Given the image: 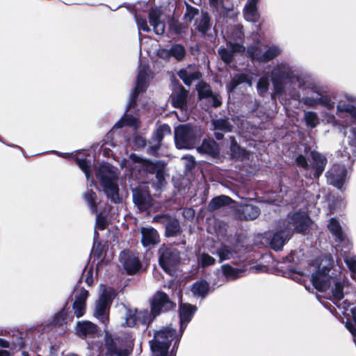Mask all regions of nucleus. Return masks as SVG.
I'll use <instances>...</instances> for the list:
<instances>
[{
	"label": "nucleus",
	"instance_id": "46",
	"mask_svg": "<svg viewBox=\"0 0 356 356\" xmlns=\"http://www.w3.org/2000/svg\"><path fill=\"white\" fill-rule=\"evenodd\" d=\"M196 89L200 99H207L213 94L211 86L203 81H200L197 84Z\"/></svg>",
	"mask_w": 356,
	"mask_h": 356
},
{
	"label": "nucleus",
	"instance_id": "11",
	"mask_svg": "<svg viewBox=\"0 0 356 356\" xmlns=\"http://www.w3.org/2000/svg\"><path fill=\"white\" fill-rule=\"evenodd\" d=\"M149 78L150 76L149 67L145 65H140L137 79L136 81V85L129 95V102L127 106V111L132 107H134L136 103L138 95L140 92H144L146 91L148 87Z\"/></svg>",
	"mask_w": 356,
	"mask_h": 356
},
{
	"label": "nucleus",
	"instance_id": "18",
	"mask_svg": "<svg viewBox=\"0 0 356 356\" xmlns=\"http://www.w3.org/2000/svg\"><path fill=\"white\" fill-rule=\"evenodd\" d=\"M173 302L170 300L168 295L162 291L156 292L151 301V309L154 316H157L161 312H166L173 307Z\"/></svg>",
	"mask_w": 356,
	"mask_h": 356
},
{
	"label": "nucleus",
	"instance_id": "49",
	"mask_svg": "<svg viewBox=\"0 0 356 356\" xmlns=\"http://www.w3.org/2000/svg\"><path fill=\"white\" fill-rule=\"evenodd\" d=\"M83 198L86 202L88 203L90 208L91 212L94 213H97V205L96 204L95 200L97 198L96 193L92 190H88L83 194Z\"/></svg>",
	"mask_w": 356,
	"mask_h": 356
},
{
	"label": "nucleus",
	"instance_id": "7",
	"mask_svg": "<svg viewBox=\"0 0 356 356\" xmlns=\"http://www.w3.org/2000/svg\"><path fill=\"white\" fill-rule=\"evenodd\" d=\"M236 37H231L225 46H221L218 49V53L221 60L226 64L233 62L234 56L245 52V48L240 42L243 40V33L240 28L234 29Z\"/></svg>",
	"mask_w": 356,
	"mask_h": 356
},
{
	"label": "nucleus",
	"instance_id": "36",
	"mask_svg": "<svg viewBox=\"0 0 356 356\" xmlns=\"http://www.w3.org/2000/svg\"><path fill=\"white\" fill-rule=\"evenodd\" d=\"M198 152L210 155L213 157L216 156L219 154V148L218 144L213 140L204 139L202 145L197 148Z\"/></svg>",
	"mask_w": 356,
	"mask_h": 356
},
{
	"label": "nucleus",
	"instance_id": "52",
	"mask_svg": "<svg viewBox=\"0 0 356 356\" xmlns=\"http://www.w3.org/2000/svg\"><path fill=\"white\" fill-rule=\"evenodd\" d=\"M306 125L312 129L316 127L319 122V118L316 112L307 111L304 114Z\"/></svg>",
	"mask_w": 356,
	"mask_h": 356
},
{
	"label": "nucleus",
	"instance_id": "39",
	"mask_svg": "<svg viewBox=\"0 0 356 356\" xmlns=\"http://www.w3.org/2000/svg\"><path fill=\"white\" fill-rule=\"evenodd\" d=\"M216 255L218 257L219 262L221 263L225 260H229L236 257L237 252L231 247L226 245H221L216 249Z\"/></svg>",
	"mask_w": 356,
	"mask_h": 356
},
{
	"label": "nucleus",
	"instance_id": "64",
	"mask_svg": "<svg viewBox=\"0 0 356 356\" xmlns=\"http://www.w3.org/2000/svg\"><path fill=\"white\" fill-rule=\"evenodd\" d=\"M184 215L185 217L191 218L194 216V210L192 209H186L184 210Z\"/></svg>",
	"mask_w": 356,
	"mask_h": 356
},
{
	"label": "nucleus",
	"instance_id": "23",
	"mask_svg": "<svg viewBox=\"0 0 356 356\" xmlns=\"http://www.w3.org/2000/svg\"><path fill=\"white\" fill-rule=\"evenodd\" d=\"M293 234L290 228H284L275 232L270 239V246L275 251L282 249L284 244L288 241Z\"/></svg>",
	"mask_w": 356,
	"mask_h": 356
},
{
	"label": "nucleus",
	"instance_id": "50",
	"mask_svg": "<svg viewBox=\"0 0 356 356\" xmlns=\"http://www.w3.org/2000/svg\"><path fill=\"white\" fill-rule=\"evenodd\" d=\"M295 161L297 165L302 169L305 177H309L307 174L311 173V165L309 164L306 156L302 154H298Z\"/></svg>",
	"mask_w": 356,
	"mask_h": 356
},
{
	"label": "nucleus",
	"instance_id": "16",
	"mask_svg": "<svg viewBox=\"0 0 356 356\" xmlns=\"http://www.w3.org/2000/svg\"><path fill=\"white\" fill-rule=\"evenodd\" d=\"M111 304L109 296L104 292L96 302L94 316L104 325L108 323V310Z\"/></svg>",
	"mask_w": 356,
	"mask_h": 356
},
{
	"label": "nucleus",
	"instance_id": "20",
	"mask_svg": "<svg viewBox=\"0 0 356 356\" xmlns=\"http://www.w3.org/2000/svg\"><path fill=\"white\" fill-rule=\"evenodd\" d=\"M120 261L127 273L129 275L136 273L141 268V264L138 257L130 251L121 252Z\"/></svg>",
	"mask_w": 356,
	"mask_h": 356
},
{
	"label": "nucleus",
	"instance_id": "25",
	"mask_svg": "<svg viewBox=\"0 0 356 356\" xmlns=\"http://www.w3.org/2000/svg\"><path fill=\"white\" fill-rule=\"evenodd\" d=\"M88 291L81 288L76 292L74 297V301L72 305V309L74 315L77 318L81 317L86 312V302L88 298Z\"/></svg>",
	"mask_w": 356,
	"mask_h": 356
},
{
	"label": "nucleus",
	"instance_id": "59",
	"mask_svg": "<svg viewBox=\"0 0 356 356\" xmlns=\"http://www.w3.org/2000/svg\"><path fill=\"white\" fill-rule=\"evenodd\" d=\"M133 143L136 149L143 148L147 145L146 139L142 136H136L134 138Z\"/></svg>",
	"mask_w": 356,
	"mask_h": 356
},
{
	"label": "nucleus",
	"instance_id": "56",
	"mask_svg": "<svg viewBox=\"0 0 356 356\" xmlns=\"http://www.w3.org/2000/svg\"><path fill=\"white\" fill-rule=\"evenodd\" d=\"M184 161L185 171L189 172L193 170L195 166V158L191 155H185L181 157Z\"/></svg>",
	"mask_w": 356,
	"mask_h": 356
},
{
	"label": "nucleus",
	"instance_id": "24",
	"mask_svg": "<svg viewBox=\"0 0 356 356\" xmlns=\"http://www.w3.org/2000/svg\"><path fill=\"white\" fill-rule=\"evenodd\" d=\"M197 311V307L188 303H181L179 306V323L181 335L191 321L193 316Z\"/></svg>",
	"mask_w": 356,
	"mask_h": 356
},
{
	"label": "nucleus",
	"instance_id": "1",
	"mask_svg": "<svg viewBox=\"0 0 356 356\" xmlns=\"http://www.w3.org/2000/svg\"><path fill=\"white\" fill-rule=\"evenodd\" d=\"M273 85L272 98L286 102L289 99L298 101L309 107L321 106L327 110H333L342 94L332 92L323 94L326 90L312 81L306 73L297 70L287 61L277 62L270 73Z\"/></svg>",
	"mask_w": 356,
	"mask_h": 356
},
{
	"label": "nucleus",
	"instance_id": "62",
	"mask_svg": "<svg viewBox=\"0 0 356 356\" xmlns=\"http://www.w3.org/2000/svg\"><path fill=\"white\" fill-rule=\"evenodd\" d=\"M158 56L161 58L164 59L165 60H170L171 59V58H172L170 52V49H159V51H158Z\"/></svg>",
	"mask_w": 356,
	"mask_h": 356
},
{
	"label": "nucleus",
	"instance_id": "60",
	"mask_svg": "<svg viewBox=\"0 0 356 356\" xmlns=\"http://www.w3.org/2000/svg\"><path fill=\"white\" fill-rule=\"evenodd\" d=\"M207 99L211 106L215 108L220 106L222 104L220 97L216 94L213 93Z\"/></svg>",
	"mask_w": 356,
	"mask_h": 356
},
{
	"label": "nucleus",
	"instance_id": "51",
	"mask_svg": "<svg viewBox=\"0 0 356 356\" xmlns=\"http://www.w3.org/2000/svg\"><path fill=\"white\" fill-rule=\"evenodd\" d=\"M269 86L270 83L268 78L265 76L260 77L257 83V90L258 94L261 97H264L268 91Z\"/></svg>",
	"mask_w": 356,
	"mask_h": 356
},
{
	"label": "nucleus",
	"instance_id": "32",
	"mask_svg": "<svg viewBox=\"0 0 356 356\" xmlns=\"http://www.w3.org/2000/svg\"><path fill=\"white\" fill-rule=\"evenodd\" d=\"M259 0H248L243 8V15L245 20L255 22L259 19L257 3Z\"/></svg>",
	"mask_w": 356,
	"mask_h": 356
},
{
	"label": "nucleus",
	"instance_id": "55",
	"mask_svg": "<svg viewBox=\"0 0 356 356\" xmlns=\"http://www.w3.org/2000/svg\"><path fill=\"white\" fill-rule=\"evenodd\" d=\"M200 16L199 10L192 6L187 5L186 10L184 14V19L191 22L195 20L197 17Z\"/></svg>",
	"mask_w": 356,
	"mask_h": 356
},
{
	"label": "nucleus",
	"instance_id": "8",
	"mask_svg": "<svg viewBox=\"0 0 356 356\" xmlns=\"http://www.w3.org/2000/svg\"><path fill=\"white\" fill-rule=\"evenodd\" d=\"M200 138V129L189 124H180L175 129V143L178 149H192Z\"/></svg>",
	"mask_w": 356,
	"mask_h": 356
},
{
	"label": "nucleus",
	"instance_id": "37",
	"mask_svg": "<svg viewBox=\"0 0 356 356\" xmlns=\"http://www.w3.org/2000/svg\"><path fill=\"white\" fill-rule=\"evenodd\" d=\"M124 125H127L134 129H137L140 126V120L138 118L131 114L125 113L113 126V130L120 129Z\"/></svg>",
	"mask_w": 356,
	"mask_h": 356
},
{
	"label": "nucleus",
	"instance_id": "12",
	"mask_svg": "<svg viewBox=\"0 0 356 356\" xmlns=\"http://www.w3.org/2000/svg\"><path fill=\"white\" fill-rule=\"evenodd\" d=\"M156 317L152 309L151 311L147 309L128 310L126 314L125 321L129 327L138 326L139 325L147 327Z\"/></svg>",
	"mask_w": 356,
	"mask_h": 356
},
{
	"label": "nucleus",
	"instance_id": "61",
	"mask_svg": "<svg viewBox=\"0 0 356 356\" xmlns=\"http://www.w3.org/2000/svg\"><path fill=\"white\" fill-rule=\"evenodd\" d=\"M96 225L99 229L103 230L106 227V219L98 212L96 213Z\"/></svg>",
	"mask_w": 356,
	"mask_h": 356
},
{
	"label": "nucleus",
	"instance_id": "40",
	"mask_svg": "<svg viewBox=\"0 0 356 356\" xmlns=\"http://www.w3.org/2000/svg\"><path fill=\"white\" fill-rule=\"evenodd\" d=\"M170 52L172 58L177 62H181L185 60L187 54L185 47L179 43H175L170 47Z\"/></svg>",
	"mask_w": 356,
	"mask_h": 356
},
{
	"label": "nucleus",
	"instance_id": "33",
	"mask_svg": "<svg viewBox=\"0 0 356 356\" xmlns=\"http://www.w3.org/2000/svg\"><path fill=\"white\" fill-rule=\"evenodd\" d=\"M67 312L65 307L62 308L60 311L54 314L51 321V325L58 329V332L61 334L66 331L67 322H66Z\"/></svg>",
	"mask_w": 356,
	"mask_h": 356
},
{
	"label": "nucleus",
	"instance_id": "47",
	"mask_svg": "<svg viewBox=\"0 0 356 356\" xmlns=\"http://www.w3.org/2000/svg\"><path fill=\"white\" fill-rule=\"evenodd\" d=\"M76 163L77 165L82 170V171L84 172L86 177L88 181L90 180V179H92V174H91V162L89 160H87L86 159H76ZM94 183L93 179L91 180V184L90 186H92V184Z\"/></svg>",
	"mask_w": 356,
	"mask_h": 356
},
{
	"label": "nucleus",
	"instance_id": "30",
	"mask_svg": "<svg viewBox=\"0 0 356 356\" xmlns=\"http://www.w3.org/2000/svg\"><path fill=\"white\" fill-rule=\"evenodd\" d=\"M193 26L195 31L205 34L211 27V17L209 13L202 10L200 16L195 18Z\"/></svg>",
	"mask_w": 356,
	"mask_h": 356
},
{
	"label": "nucleus",
	"instance_id": "2",
	"mask_svg": "<svg viewBox=\"0 0 356 356\" xmlns=\"http://www.w3.org/2000/svg\"><path fill=\"white\" fill-rule=\"evenodd\" d=\"M356 95L343 92L337 105L336 115L337 120L334 124L338 127L339 131L344 136H347L348 146L338 154L343 161L352 164L356 161Z\"/></svg>",
	"mask_w": 356,
	"mask_h": 356
},
{
	"label": "nucleus",
	"instance_id": "44",
	"mask_svg": "<svg viewBox=\"0 0 356 356\" xmlns=\"http://www.w3.org/2000/svg\"><path fill=\"white\" fill-rule=\"evenodd\" d=\"M282 53V49L279 46L271 45L268 47L263 53L262 63H268L275 58L280 56Z\"/></svg>",
	"mask_w": 356,
	"mask_h": 356
},
{
	"label": "nucleus",
	"instance_id": "29",
	"mask_svg": "<svg viewBox=\"0 0 356 356\" xmlns=\"http://www.w3.org/2000/svg\"><path fill=\"white\" fill-rule=\"evenodd\" d=\"M150 25L153 27L156 35H163L165 32V24L160 19L161 12L156 9H151L148 15Z\"/></svg>",
	"mask_w": 356,
	"mask_h": 356
},
{
	"label": "nucleus",
	"instance_id": "38",
	"mask_svg": "<svg viewBox=\"0 0 356 356\" xmlns=\"http://www.w3.org/2000/svg\"><path fill=\"white\" fill-rule=\"evenodd\" d=\"M188 92L183 86H181L178 91L171 95L172 103L176 108L183 109L186 104Z\"/></svg>",
	"mask_w": 356,
	"mask_h": 356
},
{
	"label": "nucleus",
	"instance_id": "54",
	"mask_svg": "<svg viewBox=\"0 0 356 356\" xmlns=\"http://www.w3.org/2000/svg\"><path fill=\"white\" fill-rule=\"evenodd\" d=\"M135 20L138 29V35L140 36V30L144 32L149 33L151 31L150 28L147 24V19L140 15H135Z\"/></svg>",
	"mask_w": 356,
	"mask_h": 356
},
{
	"label": "nucleus",
	"instance_id": "5",
	"mask_svg": "<svg viewBox=\"0 0 356 356\" xmlns=\"http://www.w3.org/2000/svg\"><path fill=\"white\" fill-rule=\"evenodd\" d=\"M134 340L135 336L132 332L112 334L106 332L103 344L105 356H130L134 347Z\"/></svg>",
	"mask_w": 356,
	"mask_h": 356
},
{
	"label": "nucleus",
	"instance_id": "17",
	"mask_svg": "<svg viewBox=\"0 0 356 356\" xmlns=\"http://www.w3.org/2000/svg\"><path fill=\"white\" fill-rule=\"evenodd\" d=\"M134 203L140 211L148 209L152 206L153 199L145 186H139L132 189Z\"/></svg>",
	"mask_w": 356,
	"mask_h": 356
},
{
	"label": "nucleus",
	"instance_id": "45",
	"mask_svg": "<svg viewBox=\"0 0 356 356\" xmlns=\"http://www.w3.org/2000/svg\"><path fill=\"white\" fill-rule=\"evenodd\" d=\"M231 202V198L226 195H220L213 198L209 203L210 211H215L222 207L228 205Z\"/></svg>",
	"mask_w": 356,
	"mask_h": 356
},
{
	"label": "nucleus",
	"instance_id": "4",
	"mask_svg": "<svg viewBox=\"0 0 356 356\" xmlns=\"http://www.w3.org/2000/svg\"><path fill=\"white\" fill-rule=\"evenodd\" d=\"M179 332L170 326L163 327L154 332V339L149 341L154 356H175L173 351L177 348L181 339Z\"/></svg>",
	"mask_w": 356,
	"mask_h": 356
},
{
	"label": "nucleus",
	"instance_id": "9",
	"mask_svg": "<svg viewBox=\"0 0 356 356\" xmlns=\"http://www.w3.org/2000/svg\"><path fill=\"white\" fill-rule=\"evenodd\" d=\"M131 158L139 163L140 170L149 174H155L156 179L155 186L157 189L161 188L165 185V163L163 161H156L153 162L148 159H144L134 154L131 155Z\"/></svg>",
	"mask_w": 356,
	"mask_h": 356
},
{
	"label": "nucleus",
	"instance_id": "13",
	"mask_svg": "<svg viewBox=\"0 0 356 356\" xmlns=\"http://www.w3.org/2000/svg\"><path fill=\"white\" fill-rule=\"evenodd\" d=\"M327 183L339 189L343 187L347 177L345 164H334L326 172Z\"/></svg>",
	"mask_w": 356,
	"mask_h": 356
},
{
	"label": "nucleus",
	"instance_id": "43",
	"mask_svg": "<svg viewBox=\"0 0 356 356\" xmlns=\"http://www.w3.org/2000/svg\"><path fill=\"white\" fill-rule=\"evenodd\" d=\"M263 53L259 42L252 45H250L247 48L246 54L252 61H258L262 63Z\"/></svg>",
	"mask_w": 356,
	"mask_h": 356
},
{
	"label": "nucleus",
	"instance_id": "31",
	"mask_svg": "<svg viewBox=\"0 0 356 356\" xmlns=\"http://www.w3.org/2000/svg\"><path fill=\"white\" fill-rule=\"evenodd\" d=\"M351 248V244L348 248H346V245H341L339 249L340 254L343 257L344 262L351 271L352 277L354 279L356 277V256L350 252Z\"/></svg>",
	"mask_w": 356,
	"mask_h": 356
},
{
	"label": "nucleus",
	"instance_id": "15",
	"mask_svg": "<svg viewBox=\"0 0 356 356\" xmlns=\"http://www.w3.org/2000/svg\"><path fill=\"white\" fill-rule=\"evenodd\" d=\"M288 225L285 228H290L296 232L302 233L307 229L311 224L310 218L305 212H295L288 216Z\"/></svg>",
	"mask_w": 356,
	"mask_h": 356
},
{
	"label": "nucleus",
	"instance_id": "22",
	"mask_svg": "<svg viewBox=\"0 0 356 356\" xmlns=\"http://www.w3.org/2000/svg\"><path fill=\"white\" fill-rule=\"evenodd\" d=\"M327 228L332 236L334 237V240L337 243V246L338 248L344 245H346L347 248L350 247V241L343 233L340 223L336 218H332L330 219Z\"/></svg>",
	"mask_w": 356,
	"mask_h": 356
},
{
	"label": "nucleus",
	"instance_id": "19",
	"mask_svg": "<svg viewBox=\"0 0 356 356\" xmlns=\"http://www.w3.org/2000/svg\"><path fill=\"white\" fill-rule=\"evenodd\" d=\"M310 156L312 159L311 165V173H308L309 178L318 179L324 172L327 163V159L325 155L316 151H312Z\"/></svg>",
	"mask_w": 356,
	"mask_h": 356
},
{
	"label": "nucleus",
	"instance_id": "14",
	"mask_svg": "<svg viewBox=\"0 0 356 356\" xmlns=\"http://www.w3.org/2000/svg\"><path fill=\"white\" fill-rule=\"evenodd\" d=\"M170 134L171 129L169 125L166 124L160 125L153 133L152 138L149 141L147 153L152 156H156L164 137Z\"/></svg>",
	"mask_w": 356,
	"mask_h": 356
},
{
	"label": "nucleus",
	"instance_id": "41",
	"mask_svg": "<svg viewBox=\"0 0 356 356\" xmlns=\"http://www.w3.org/2000/svg\"><path fill=\"white\" fill-rule=\"evenodd\" d=\"M209 283L206 281L202 280L194 283L191 291L195 296L204 298L209 292Z\"/></svg>",
	"mask_w": 356,
	"mask_h": 356
},
{
	"label": "nucleus",
	"instance_id": "35",
	"mask_svg": "<svg viewBox=\"0 0 356 356\" xmlns=\"http://www.w3.org/2000/svg\"><path fill=\"white\" fill-rule=\"evenodd\" d=\"M222 272L227 280H234L244 275L245 268L244 267H233L229 264L222 266Z\"/></svg>",
	"mask_w": 356,
	"mask_h": 356
},
{
	"label": "nucleus",
	"instance_id": "53",
	"mask_svg": "<svg viewBox=\"0 0 356 356\" xmlns=\"http://www.w3.org/2000/svg\"><path fill=\"white\" fill-rule=\"evenodd\" d=\"M214 130H219L222 132H229L232 130V126L229 122L225 119H218L213 122Z\"/></svg>",
	"mask_w": 356,
	"mask_h": 356
},
{
	"label": "nucleus",
	"instance_id": "6",
	"mask_svg": "<svg viewBox=\"0 0 356 356\" xmlns=\"http://www.w3.org/2000/svg\"><path fill=\"white\" fill-rule=\"evenodd\" d=\"M96 176L107 198L112 203H120L122 199L119 195L117 170L108 164H102L98 168Z\"/></svg>",
	"mask_w": 356,
	"mask_h": 356
},
{
	"label": "nucleus",
	"instance_id": "57",
	"mask_svg": "<svg viewBox=\"0 0 356 356\" xmlns=\"http://www.w3.org/2000/svg\"><path fill=\"white\" fill-rule=\"evenodd\" d=\"M170 26L176 34L184 33L187 31V26L177 21L172 22Z\"/></svg>",
	"mask_w": 356,
	"mask_h": 356
},
{
	"label": "nucleus",
	"instance_id": "58",
	"mask_svg": "<svg viewBox=\"0 0 356 356\" xmlns=\"http://www.w3.org/2000/svg\"><path fill=\"white\" fill-rule=\"evenodd\" d=\"M199 260L202 267L203 268L213 265L216 261L213 257L207 253L202 254Z\"/></svg>",
	"mask_w": 356,
	"mask_h": 356
},
{
	"label": "nucleus",
	"instance_id": "26",
	"mask_svg": "<svg viewBox=\"0 0 356 356\" xmlns=\"http://www.w3.org/2000/svg\"><path fill=\"white\" fill-rule=\"evenodd\" d=\"M177 74L187 86H191L194 81L200 79L202 76L195 65H188L186 68L181 69Z\"/></svg>",
	"mask_w": 356,
	"mask_h": 356
},
{
	"label": "nucleus",
	"instance_id": "27",
	"mask_svg": "<svg viewBox=\"0 0 356 356\" xmlns=\"http://www.w3.org/2000/svg\"><path fill=\"white\" fill-rule=\"evenodd\" d=\"M97 326L90 321H79L75 327V333L79 337H93L97 332Z\"/></svg>",
	"mask_w": 356,
	"mask_h": 356
},
{
	"label": "nucleus",
	"instance_id": "42",
	"mask_svg": "<svg viewBox=\"0 0 356 356\" xmlns=\"http://www.w3.org/2000/svg\"><path fill=\"white\" fill-rule=\"evenodd\" d=\"M260 214V209L253 204H245L241 207V216L245 220H254Z\"/></svg>",
	"mask_w": 356,
	"mask_h": 356
},
{
	"label": "nucleus",
	"instance_id": "21",
	"mask_svg": "<svg viewBox=\"0 0 356 356\" xmlns=\"http://www.w3.org/2000/svg\"><path fill=\"white\" fill-rule=\"evenodd\" d=\"M154 220L162 223L165 227V235L168 237L176 236L179 233L181 227L179 221L172 218L168 214H160L154 217Z\"/></svg>",
	"mask_w": 356,
	"mask_h": 356
},
{
	"label": "nucleus",
	"instance_id": "63",
	"mask_svg": "<svg viewBox=\"0 0 356 356\" xmlns=\"http://www.w3.org/2000/svg\"><path fill=\"white\" fill-rule=\"evenodd\" d=\"M209 4L211 7L218 9L220 8L223 4V0H209Z\"/></svg>",
	"mask_w": 356,
	"mask_h": 356
},
{
	"label": "nucleus",
	"instance_id": "10",
	"mask_svg": "<svg viewBox=\"0 0 356 356\" xmlns=\"http://www.w3.org/2000/svg\"><path fill=\"white\" fill-rule=\"evenodd\" d=\"M159 253L161 267L165 273L172 275L180 261L179 251L174 247L163 245L159 248Z\"/></svg>",
	"mask_w": 356,
	"mask_h": 356
},
{
	"label": "nucleus",
	"instance_id": "34",
	"mask_svg": "<svg viewBox=\"0 0 356 356\" xmlns=\"http://www.w3.org/2000/svg\"><path fill=\"white\" fill-rule=\"evenodd\" d=\"M230 156L232 159L244 161L250 159V154L245 149L241 147L236 143L234 138H231Z\"/></svg>",
	"mask_w": 356,
	"mask_h": 356
},
{
	"label": "nucleus",
	"instance_id": "28",
	"mask_svg": "<svg viewBox=\"0 0 356 356\" xmlns=\"http://www.w3.org/2000/svg\"><path fill=\"white\" fill-rule=\"evenodd\" d=\"M140 233L142 235L141 243L144 247L154 245L159 242V233L153 227H142Z\"/></svg>",
	"mask_w": 356,
	"mask_h": 356
},
{
	"label": "nucleus",
	"instance_id": "3",
	"mask_svg": "<svg viewBox=\"0 0 356 356\" xmlns=\"http://www.w3.org/2000/svg\"><path fill=\"white\" fill-rule=\"evenodd\" d=\"M334 265V259L330 254L322 256L318 265V269L312 275L313 286L319 291H326L330 289V292L335 300L343 299L344 286L346 281L341 276L337 277L334 273L330 274Z\"/></svg>",
	"mask_w": 356,
	"mask_h": 356
},
{
	"label": "nucleus",
	"instance_id": "48",
	"mask_svg": "<svg viewBox=\"0 0 356 356\" xmlns=\"http://www.w3.org/2000/svg\"><path fill=\"white\" fill-rule=\"evenodd\" d=\"M248 81V74H238L235 75L227 85L228 92H233L238 86L246 83Z\"/></svg>",
	"mask_w": 356,
	"mask_h": 356
}]
</instances>
